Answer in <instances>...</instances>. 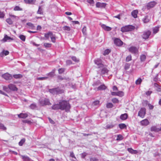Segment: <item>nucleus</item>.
Returning a JSON list of instances; mask_svg holds the SVG:
<instances>
[{"label": "nucleus", "mask_w": 161, "mask_h": 161, "mask_svg": "<svg viewBox=\"0 0 161 161\" xmlns=\"http://www.w3.org/2000/svg\"><path fill=\"white\" fill-rule=\"evenodd\" d=\"M52 109L57 110L60 109L61 110H65L68 112L71 108V106L69 101L64 100L59 101L58 103L54 104L52 107Z\"/></svg>", "instance_id": "nucleus-1"}, {"label": "nucleus", "mask_w": 161, "mask_h": 161, "mask_svg": "<svg viewBox=\"0 0 161 161\" xmlns=\"http://www.w3.org/2000/svg\"><path fill=\"white\" fill-rule=\"evenodd\" d=\"M44 37L46 39H48L50 37L52 42L55 43L56 42L55 35L53 34L51 31H49L44 34Z\"/></svg>", "instance_id": "nucleus-2"}, {"label": "nucleus", "mask_w": 161, "mask_h": 161, "mask_svg": "<svg viewBox=\"0 0 161 161\" xmlns=\"http://www.w3.org/2000/svg\"><path fill=\"white\" fill-rule=\"evenodd\" d=\"M135 29L134 26L132 25H126L121 28V31L123 32L131 31Z\"/></svg>", "instance_id": "nucleus-3"}, {"label": "nucleus", "mask_w": 161, "mask_h": 161, "mask_svg": "<svg viewBox=\"0 0 161 161\" xmlns=\"http://www.w3.org/2000/svg\"><path fill=\"white\" fill-rule=\"evenodd\" d=\"M39 102L40 105L42 106H44L47 105H49L51 104L49 99L47 98L40 99L39 100Z\"/></svg>", "instance_id": "nucleus-4"}, {"label": "nucleus", "mask_w": 161, "mask_h": 161, "mask_svg": "<svg viewBox=\"0 0 161 161\" xmlns=\"http://www.w3.org/2000/svg\"><path fill=\"white\" fill-rule=\"evenodd\" d=\"M156 3L155 1H152L148 3L146 5L142 8V9L144 11L146 9L149 10L153 8L156 4Z\"/></svg>", "instance_id": "nucleus-5"}, {"label": "nucleus", "mask_w": 161, "mask_h": 161, "mask_svg": "<svg viewBox=\"0 0 161 161\" xmlns=\"http://www.w3.org/2000/svg\"><path fill=\"white\" fill-rule=\"evenodd\" d=\"M151 33V32L150 30L145 31L143 32L142 37L143 39L146 40L149 38Z\"/></svg>", "instance_id": "nucleus-6"}, {"label": "nucleus", "mask_w": 161, "mask_h": 161, "mask_svg": "<svg viewBox=\"0 0 161 161\" xmlns=\"http://www.w3.org/2000/svg\"><path fill=\"white\" fill-rule=\"evenodd\" d=\"M146 109L144 108H141L138 113V116L142 118H143L145 115Z\"/></svg>", "instance_id": "nucleus-7"}, {"label": "nucleus", "mask_w": 161, "mask_h": 161, "mask_svg": "<svg viewBox=\"0 0 161 161\" xmlns=\"http://www.w3.org/2000/svg\"><path fill=\"white\" fill-rule=\"evenodd\" d=\"M128 50L129 52L132 53L136 54L138 53V48L135 47H131L128 49Z\"/></svg>", "instance_id": "nucleus-8"}, {"label": "nucleus", "mask_w": 161, "mask_h": 161, "mask_svg": "<svg viewBox=\"0 0 161 161\" xmlns=\"http://www.w3.org/2000/svg\"><path fill=\"white\" fill-rule=\"evenodd\" d=\"M114 43L117 46L119 47L121 46L123 44V42L118 38H114Z\"/></svg>", "instance_id": "nucleus-9"}, {"label": "nucleus", "mask_w": 161, "mask_h": 161, "mask_svg": "<svg viewBox=\"0 0 161 161\" xmlns=\"http://www.w3.org/2000/svg\"><path fill=\"white\" fill-rule=\"evenodd\" d=\"M2 77L6 80H9L12 79V77L11 75L8 73H6L2 75Z\"/></svg>", "instance_id": "nucleus-10"}, {"label": "nucleus", "mask_w": 161, "mask_h": 161, "mask_svg": "<svg viewBox=\"0 0 161 161\" xmlns=\"http://www.w3.org/2000/svg\"><path fill=\"white\" fill-rule=\"evenodd\" d=\"M95 63L98 66V68H102L104 66L103 65L102 63V60L100 59H97L94 61Z\"/></svg>", "instance_id": "nucleus-11"}, {"label": "nucleus", "mask_w": 161, "mask_h": 161, "mask_svg": "<svg viewBox=\"0 0 161 161\" xmlns=\"http://www.w3.org/2000/svg\"><path fill=\"white\" fill-rule=\"evenodd\" d=\"M8 87L10 90L13 91H17L18 89L16 86L13 84H9Z\"/></svg>", "instance_id": "nucleus-12"}, {"label": "nucleus", "mask_w": 161, "mask_h": 161, "mask_svg": "<svg viewBox=\"0 0 161 161\" xmlns=\"http://www.w3.org/2000/svg\"><path fill=\"white\" fill-rule=\"evenodd\" d=\"M149 122L147 119H145L140 121L141 125L142 126H147L149 124Z\"/></svg>", "instance_id": "nucleus-13"}, {"label": "nucleus", "mask_w": 161, "mask_h": 161, "mask_svg": "<svg viewBox=\"0 0 161 161\" xmlns=\"http://www.w3.org/2000/svg\"><path fill=\"white\" fill-rule=\"evenodd\" d=\"M106 5V4L105 3H101L99 2L97 3L96 4V7L97 8H104Z\"/></svg>", "instance_id": "nucleus-14"}, {"label": "nucleus", "mask_w": 161, "mask_h": 161, "mask_svg": "<svg viewBox=\"0 0 161 161\" xmlns=\"http://www.w3.org/2000/svg\"><path fill=\"white\" fill-rule=\"evenodd\" d=\"M107 87L105 85L103 84L101 85L97 88V91L105 90L107 88Z\"/></svg>", "instance_id": "nucleus-15"}, {"label": "nucleus", "mask_w": 161, "mask_h": 161, "mask_svg": "<svg viewBox=\"0 0 161 161\" xmlns=\"http://www.w3.org/2000/svg\"><path fill=\"white\" fill-rule=\"evenodd\" d=\"M102 27L105 31H111L112 29V28L108 26H107L105 25L104 24H103L101 25Z\"/></svg>", "instance_id": "nucleus-16"}, {"label": "nucleus", "mask_w": 161, "mask_h": 161, "mask_svg": "<svg viewBox=\"0 0 161 161\" xmlns=\"http://www.w3.org/2000/svg\"><path fill=\"white\" fill-rule=\"evenodd\" d=\"M128 151L131 154H136L138 151L136 150L133 149L131 148H129L127 149Z\"/></svg>", "instance_id": "nucleus-17"}, {"label": "nucleus", "mask_w": 161, "mask_h": 161, "mask_svg": "<svg viewBox=\"0 0 161 161\" xmlns=\"http://www.w3.org/2000/svg\"><path fill=\"white\" fill-rule=\"evenodd\" d=\"M128 116V115L127 114L125 113L124 114H122L120 115V118L121 120H124L127 119Z\"/></svg>", "instance_id": "nucleus-18"}, {"label": "nucleus", "mask_w": 161, "mask_h": 161, "mask_svg": "<svg viewBox=\"0 0 161 161\" xmlns=\"http://www.w3.org/2000/svg\"><path fill=\"white\" fill-rule=\"evenodd\" d=\"M9 53V52L7 50H3L0 53V55L1 57H3L4 55L6 56Z\"/></svg>", "instance_id": "nucleus-19"}, {"label": "nucleus", "mask_w": 161, "mask_h": 161, "mask_svg": "<svg viewBox=\"0 0 161 161\" xmlns=\"http://www.w3.org/2000/svg\"><path fill=\"white\" fill-rule=\"evenodd\" d=\"M150 130L151 131L158 132L159 131V128H157L156 126H153L151 127Z\"/></svg>", "instance_id": "nucleus-20"}, {"label": "nucleus", "mask_w": 161, "mask_h": 161, "mask_svg": "<svg viewBox=\"0 0 161 161\" xmlns=\"http://www.w3.org/2000/svg\"><path fill=\"white\" fill-rule=\"evenodd\" d=\"M28 115L27 113H21L18 115L19 118L25 119L28 117Z\"/></svg>", "instance_id": "nucleus-21"}, {"label": "nucleus", "mask_w": 161, "mask_h": 161, "mask_svg": "<svg viewBox=\"0 0 161 161\" xmlns=\"http://www.w3.org/2000/svg\"><path fill=\"white\" fill-rule=\"evenodd\" d=\"M138 13L137 10H134L131 12V15L135 18H136L137 17V14Z\"/></svg>", "instance_id": "nucleus-22"}, {"label": "nucleus", "mask_w": 161, "mask_h": 161, "mask_svg": "<svg viewBox=\"0 0 161 161\" xmlns=\"http://www.w3.org/2000/svg\"><path fill=\"white\" fill-rule=\"evenodd\" d=\"M21 156L23 161H30L31 160V158L27 156L22 155Z\"/></svg>", "instance_id": "nucleus-23"}, {"label": "nucleus", "mask_w": 161, "mask_h": 161, "mask_svg": "<svg viewBox=\"0 0 161 161\" xmlns=\"http://www.w3.org/2000/svg\"><path fill=\"white\" fill-rule=\"evenodd\" d=\"M150 19L149 18L148 16H145L143 19L142 21L144 23H148L150 21Z\"/></svg>", "instance_id": "nucleus-24"}, {"label": "nucleus", "mask_w": 161, "mask_h": 161, "mask_svg": "<svg viewBox=\"0 0 161 161\" xmlns=\"http://www.w3.org/2000/svg\"><path fill=\"white\" fill-rule=\"evenodd\" d=\"M57 88L50 89L49 90V92L53 94H57Z\"/></svg>", "instance_id": "nucleus-25"}, {"label": "nucleus", "mask_w": 161, "mask_h": 161, "mask_svg": "<svg viewBox=\"0 0 161 161\" xmlns=\"http://www.w3.org/2000/svg\"><path fill=\"white\" fill-rule=\"evenodd\" d=\"M25 3L29 4H34L35 0H24Z\"/></svg>", "instance_id": "nucleus-26"}, {"label": "nucleus", "mask_w": 161, "mask_h": 161, "mask_svg": "<svg viewBox=\"0 0 161 161\" xmlns=\"http://www.w3.org/2000/svg\"><path fill=\"white\" fill-rule=\"evenodd\" d=\"M9 39H11L12 40H13V38H12L8 36L7 35H5V36L4 37V38L2 40L4 42H6V41H7Z\"/></svg>", "instance_id": "nucleus-27"}, {"label": "nucleus", "mask_w": 161, "mask_h": 161, "mask_svg": "<svg viewBox=\"0 0 161 161\" xmlns=\"http://www.w3.org/2000/svg\"><path fill=\"white\" fill-rule=\"evenodd\" d=\"M27 25L29 26L30 28L31 29H34L35 28V26L34 24L31 22H28L27 23Z\"/></svg>", "instance_id": "nucleus-28"}, {"label": "nucleus", "mask_w": 161, "mask_h": 161, "mask_svg": "<svg viewBox=\"0 0 161 161\" xmlns=\"http://www.w3.org/2000/svg\"><path fill=\"white\" fill-rule=\"evenodd\" d=\"M13 77L15 79H19L23 77V75L20 74L14 75Z\"/></svg>", "instance_id": "nucleus-29"}, {"label": "nucleus", "mask_w": 161, "mask_h": 161, "mask_svg": "<svg viewBox=\"0 0 161 161\" xmlns=\"http://www.w3.org/2000/svg\"><path fill=\"white\" fill-rule=\"evenodd\" d=\"M14 10L15 11H22V8H20L19 6H16L14 8Z\"/></svg>", "instance_id": "nucleus-30"}, {"label": "nucleus", "mask_w": 161, "mask_h": 161, "mask_svg": "<svg viewBox=\"0 0 161 161\" xmlns=\"http://www.w3.org/2000/svg\"><path fill=\"white\" fill-rule=\"evenodd\" d=\"M57 94H60L64 92V91L63 89H60L58 87H57Z\"/></svg>", "instance_id": "nucleus-31"}, {"label": "nucleus", "mask_w": 161, "mask_h": 161, "mask_svg": "<svg viewBox=\"0 0 161 161\" xmlns=\"http://www.w3.org/2000/svg\"><path fill=\"white\" fill-rule=\"evenodd\" d=\"M159 27L158 26L155 27L153 29V33L155 34L159 31Z\"/></svg>", "instance_id": "nucleus-32"}, {"label": "nucleus", "mask_w": 161, "mask_h": 161, "mask_svg": "<svg viewBox=\"0 0 161 161\" xmlns=\"http://www.w3.org/2000/svg\"><path fill=\"white\" fill-rule=\"evenodd\" d=\"M37 13L40 14H43V11L41 7L39 6V7L37 11Z\"/></svg>", "instance_id": "nucleus-33"}, {"label": "nucleus", "mask_w": 161, "mask_h": 161, "mask_svg": "<svg viewBox=\"0 0 161 161\" xmlns=\"http://www.w3.org/2000/svg\"><path fill=\"white\" fill-rule=\"evenodd\" d=\"M108 70L106 68H103L101 70V73L102 74H104L108 73Z\"/></svg>", "instance_id": "nucleus-34"}, {"label": "nucleus", "mask_w": 161, "mask_h": 161, "mask_svg": "<svg viewBox=\"0 0 161 161\" xmlns=\"http://www.w3.org/2000/svg\"><path fill=\"white\" fill-rule=\"evenodd\" d=\"M142 79L139 78L137 80L136 82H135V83L136 85H139V84H140L142 82Z\"/></svg>", "instance_id": "nucleus-35"}, {"label": "nucleus", "mask_w": 161, "mask_h": 161, "mask_svg": "<svg viewBox=\"0 0 161 161\" xmlns=\"http://www.w3.org/2000/svg\"><path fill=\"white\" fill-rule=\"evenodd\" d=\"M25 141V138L22 139L19 143V145L20 146H22Z\"/></svg>", "instance_id": "nucleus-36"}, {"label": "nucleus", "mask_w": 161, "mask_h": 161, "mask_svg": "<svg viewBox=\"0 0 161 161\" xmlns=\"http://www.w3.org/2000/svg\"><path fill=\"white\" fill-rule=\"evenodd\" d=\"M124 93L122 91H119L117 92V96L120 97H122L124 96Z\"/></svg>", "instance_id": "nucleus-37"}, {"label": "nucleus", "mask_w": 161, "mask_h": 161, "mask_svg": "<svg viewBox=\"0 0 161 161\" xmlns=\"http://www.w3.org/2000/svg\"><path fill=\"white\" fill-rule=\"evenodd\" d=\"M146 59V56L144 54H142L140 56V59L142 62L144 61Z\"/></svg>", "instance_id": "nucleus-38"}, {"label": "nucleus", "mask_w": 161, "mask_h": 161, "mask_svg": "<svg viewBox=\"0 0 161 161\" xmlns=\"http://www.w3.org/2000/svg\"><path fill=\"white\" fill-rule=\"evenodd\" d=\"M6 21L9 25H12L13 24V21L10 18L7 19Z\"/></svg>", "instance_id": "nucleus-39"}, {"label": "nucleus", "mask_w": 161, "mask_h": 161, "mask_svg": "<svg viewBox=\"0 0 161 161\" xmlns=\"http://www.w3.org/2000/svg\"><path fill=\"white\" fill-rule=\"evenodd\" d=\"M112 101L113 103H118L119 102V100L116 98H114L112 99Z\"/></svg>", "instance_id": "nucleus-40"}, {"label": "nucleus", "mask_w": 161, "mask_h": 161, "mask_svg": "<svg viewBox=\"0 0 161 161\" xmlns=\"http://www.w3.org/2000/svg\"><path fill=\"white\" fill-rule=\"evenodd\" d=\"M44 46L46 48L50 47L52 46V44L48 43H44Z\"/></svg>", "instance_id": "nucleus-41"}, {"label": "nucleus", "mask_w": 161, "mask_h": 161, "mask_svg": "<svg viewBox=\"0 0 161 161\" xmlns=\"http://www.w3.org/2000/svg\"><path fill=\"white\" fill-rule=\"evenodd\" d=\"M119 127L121 129H123L126 128V125L124 124H120L119 125Z\"/></svg>", "instance_id": "nucleus-42"}, {"label": "nucleus", "mask_w": 161, "mask_h": 161, "mask_svg": "<svg viewBox=\"0 0 161 161\" xmlns=\"http://www.w3.org/2000/svg\"><path fill=\"white\" fill-rule=\"evenodd\" d=\"M63 29L64 31H70V28L69 26H65L63 27Z\"/></svg>", "instance_id": "nucleus-43"}, {"label": "nucleus", "mask_w": 161, "mask_h": 161, "mask_svg": "<svg viewBox=\"0 0 161 161\" xmlns=\"http://www.w3.org/2000/svg\"><path fill=\"white\" fill-rule=\"evenodd\" d=\"M114 126V125L113 124L108 125H106L105 129H110L113 128Z\"/></svg>", "instance_id": "nucleus-44"}, {"label": "nucleus", "mask_w": 161, "mask_h": 161, "mask_svg": "<svg viewBox=\"0 0 161 161\" xmlns=\"http://www.w3.org/2000/svg\"><path fill=\"white\" fill-rule=\"evenodd\" d=\"M113 107V105L111 103H109L106 104V107L108 108H112Z\"/></svg>", "instance_id": "nucleus-45"}, {"label": "nucleus", "mask_w": 161, "mask_h": 161, "mask_svg": "<svg viewBox=\"0 0 161 161\" xmlns=\"http://www.w3.org/2000/svg\"><path fill=\"white\" fill-rule=\"evenodd\" d=\"M132 59V57L131 55H130L128 56L126 58V61L127 62H128L129 61L131 60Z\"/></svg>", "instance_id": "nucleus-46"}, {"label": "nucleus", "mask_w": 161, "mask_h": 161, "mask_svg": "<svg viewBox=\"0 0 161 161\" xmlns=\"http://www.w3.org/2000/svg\"><path fill=\"white\" fill-rule=\"evenodd\" d=\"M0 129L5 130H6V128L4 126L3 124L0 123Z\"/></svg>", "instance_id": "nucleus-47"}, {"label": "nucleus", "mask_w": 161, "mask_h": 161, "mask_svg": "<svg viewBox=\"0 0 161 161\" xmlns=\"http://www.w3.org/2000/svg\"><path fill=\"white\" fill-rule=\"evenodd\" d=\"M19 37L20 39L23 42H25V41L26 37L24 35H20L19 36Z\"/></svg>", "instance_id": "nucleus-48"}, {"label": "nucleus", "mask_w": 161, "mask_h": 161, "mask_svg": "<svg viewBox=\"0 0 161 161\" xmlns=\"http://www.w3.org/2000/svg\"><path fill=\"white\" fill-rule=\"evenodd\" d=\"M54 73L55 70H53L51 72L48 73L47 75L50 76L52 77L54 75Z\"/></svg>", "instance_id": "nucleus-49"}, {"label": "nucleus", "mask_w": 161, "mask_h": 161, "mask_svg": "<svg viewBox=\"0 0 161 161\" xmlns=\"http://www.w3.org/2000/svg\"><path fill=\"white\" fill-rule=\"evenodd\" d=\"M123 136L121 135H119L117 136L116 140L117 141L121 140L123 139Z\"/></svg>", "instance_id": "nucleus-50"}, {"label": "nucleus", "mask_w": 161, "mask_h": 161, "mask_svg": "<svg viewBox=\"0 0 161 161\" xmlns=\"http://www.w3.org/2000/svg\"><path fill=\"white\" fill-rule=\"evenodd\" d=\"M110 50H109V49H107L104 51L103 54L104 55H108L110 53Z\"/></svg>", "instance_id": "nucleus-51"}, {"label": "nucleus", "mask_w": 161, "mask_h": 161, "mask_svg": "<svg viewBox=\"0 0 161 161\" xmlns=\"http://www.w3.org/2000/svg\"><path fill=\"white\" fill-rule=\"evenodd\" d=\"M100 101L99 100H97L94 101L92 103L93 105L94 106H96L99 104Z\"/></svg>", "instance_id": "nucleus-52"}, {"label": "nucleus", "mask_w": 161, "mask_h": 161, "mask_svg": "<svg viewBox=\"0 0 161 161\" xmlns=\"http://www.w3.org/2000/svg\"><path fill=\"white\" fill-rule=\"evenodd\" d=\"M30 107L31 108L33 109L36 108V104L34 103H32L30 105Z\"/></svg>", "instance_id": "nucleus-53"}, {"label": "nucleus", "mask_w": 161, "mask_h": 161, "mask_svg": "<svg viewBox=\"0 0 161 161\" xmlns=\"http://www.w3.org/2000/svg\"><path fill=\"white\" fill-rule=\"evenodd\" d=\"M65 69L64 68H60L58 69L59 74H61L64 72Z\"/></svg>", "instance_id": "nucleus-54"}, {"label": "nucleus", "mask_w": 161, "mask_h": 161, "mask_svg": "<svg viewBox=\"0 0 161 161\" xmlns=\"http://www.w3.org/2000/svg\"><path fill=\"white\" fill-rule=\"evenodd\" d=\"M86 26H84L82 29V32L83 33L84 35L86 34Z\"/></svg>", "instance_id": "nucleus-55"}, {"label": "nucleus", "mask_w": 161, "mask_h": 161, "mask_svg": "<svg viewBox=\"0 0 161 161\" xmlns=\"http://www.w3.org/2000/svg\"><path fill=\"white\" fill-rule=\"evenodd\" d=\"M48 78V77H38L37 78V79L38 80H42L47 79Z\"/></svg>", "instance_id": "nucleus-56"}, {"label": "nucleus", "mask_w": 161, "mask_h": 161, "mask_svg": "<svg viewBox=\"0 0 161 161\" xmlns=\"http://www.w3.org/2000/svg\"><path fill=\"white\" fill-rule=\"evenodd\" d=\"M90 161H98V159L95 157H92L90 158Z\"/></svg>", "instance_id": "nucleus-57"}, {"label": "nucleus", "mask_w": 161, "mask_h": 161, "mask_svg": "<svg viewBox=\"0 0 161 161\" xmlns=\"http://www.w3.org/2000/svg\"><path fill=\"white\" fill-rule=\"evenodd\" d=\"M130 64H126L125 66V69H128L130 67Z\"/></svg>", "instance_id": "nucleus-58"}, {"label": "nucleus", "mask_w": 161, "mask_h": 161, "mask_svg": "<svg viewBox=\"0 0 161 161\" xmlns=\"http://www.w3.org/2000/svg\"><path fill=\"white\" fill-rule=\"evenodd\" d=\"M72 59L73 61L75 62H78L79 61V59L75 57H72Z\"/></svg>", "instance_id": "nucleus-59"}, {"label": "nucleus", "mask_w": 161, "mask_h": 161, "mask_svg": "<svg viewBox=\"0 0 161 161\" xmlns=\"http://www.w3.org/2000/svg\"><path fill=\"white\" fill-rule=\"evenodd\" d=\"M70 156L72 158H75V159H76V158L75 157V155H74V153H73V152H71L70 153Z\"/></svg>", "instance_id": "nucleus-60"}, {"label": "nucleus", "mask_w": 161, "mask_h": 161, "mask_svg": "<svg viewBox=\"0 0 161 161\" xmlns=\"http://www.w3.org/2000/svg\"><path fill=\"white\" fill-rule=\"evenodd\" d=\"M5 14L3 12L0 11V18H3L4 17Z\"/></svg>", "instance_id": "nucleus-61"}, {"label": "nucleus", "mask_w": 161, "mask_h": 161, "mask_svg": "<svg viewBox=\"0 0 161 161\" xmlns=\"http://www.w3.org/2000/svg\"><path fill=\"white\" fill-rule=\"evenodd\" d=\"M87 2L91 4H93L94 3V1L93 0H87Z\"/></svg>", "instance_id": "nucleus-62"}, {"label": "nucleus", "mask_w": 161, "mask_h": 161, "mask_svg": "<svg viewBox=\"0 0 161 161\" xmlns=\"http://www.w3.org/2000/svg\"><path fill=\"white\" fill-rule=\"evenodd\" d=\"M113 89L114 91H117L118 90V88L116 86H113Z\"/></svg>", "instance_id": "nucleus-63"}, {"label": "nucleus", "mask_w": 161, "mask_h": 161, "mask_svg": "<svg viewBox=\"0 0 161 161\" xmlns=\"http://www.w3.org/2000/svg\"><path fill=\"white\" fill-rule=\"evenodd\" d=\"M49 120L50 123H51L52 124H54L55 123L50 118H48Z\"/></svg>", "instance_id": "nucleus-64"}]
</instances>
